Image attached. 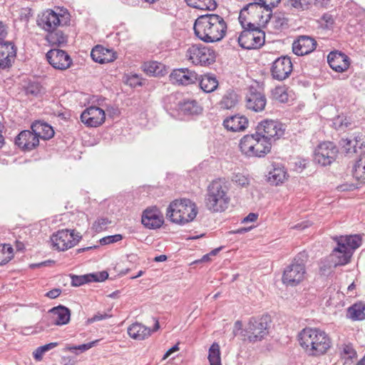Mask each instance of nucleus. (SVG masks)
<instances>
[{
	"mask_svg": "<svg viewBox=\"0 0 365 365\" xmlns=\"http://www.w3.org/2000/svg\"><path fill=\"white\" fill-rule=\"evenodd\" d=\"M63 361H64L63 365H74L75 362L70 358L63 357Z\"/></svg>",
	"mask_w": 365,
	"mask_h": 365,
	"instance_id": "774afa93",
	"label": "nucleus"
},
{
	"mask_svg": "<svg viewBox=\"0 0 365 365\" xmlns=\"http://www.w3.org/2000/svg\"><path fill=\"white\" fill-rule=\"evenodd\" d=\"M46 58L51 66L58 70H66L72 64L70 56L65 51L58 48L48 51Z\"/></svg>",
	"mask_w": 365,
	"mask_h": 365,
	"instance_id": "f3484780",
	"label": "nucleus"
},
{
	"mask_svg": "<svg viewBox=\"0 0 365 365\" xmlns=\"http://www.w3.org/2000/svg\"><path fill=\"white\" fill-rule=\"evenodd\" d=\"M7 32L6 29V26L4 24H3L2 22H0V43H6V41H4L6 36Z\"/></svg>",
	"mask_w": 365,
	"mask_h": 365,
	"instance_id": "052dcab7",
	"label": "nucleus"
},
{
	"mask_svg": "<svg viewBox=\"0 0 365 365\" xmlns=\"http://www.w3.org/2000/svg\"><path fill=\"white\" fill-rule=\"evenodd\" d=\"M208 360L210 365H221L220 346L217 343H213L210 349Z\"/></svg>",
	"mask_w": 365,
	"mask_h": 365,
	"instance_id": "a19ab883",
	"label": "nucleus"
},
{
	"mask_svg": "<svg viewBox=\"0 0 365 365\" xmlns=\"http://www.w3.org/2000/svg\"><path fill=\"white\" fill-rule=\"evenodd\" d=\"M307 255L305 252L299 253L284 269L282 281L286 286L295 287L306 277V262Z\"/></svg>",
	"mask_w": 365,
	"mask_h": 365,
	"instance_id": "423d86ee",
	"label": "nucleus"
},
{
	"mask_svg": "<svg viewBox=\"0 0 365 365\" xmlns=\"http://www.w3.org/2000/svg\"><path fill=\"white\" fill-rule=\"evenodd\" d=\"M43 354L44 353L40 346L38 347L33 353L34 358L38 361L42 359Z\"/></svg>",
	"mask_w": 365,
	"mask_h": 365,
	"instance_id": "0e129e2a",
	"label": "nucleus"
},
{
	"mask_svg": "<svg viewBox=\"0 0 365 365\" xmlns=\"http://www.w3.org/2000/svg\"><path fill=\"white\" fill-rule=\"evenodd\" d=\"M70 21V14L66 10L56 13L48 9L38 16L37 24L48 32H53L59 26L67 25Z\"/></svg>",
	"mask_w": 365,
	"mask_h": 365,
	"instance_id": "6e6552de",
	"label": "nucleus"
},
{
	"mask_svg": "<svg viewBox=\"0 0 365 365\" xmlns=\"http://www.w3.org/2000/svg\"><path fill=\"white\" fill-rule=\"evenodd\" d=\"M110 222L108 218H99L93 222L92 229L96 232H101L107 228Z\"/></svg>",
	"mask_w": 365,
	"mask_h": 365,
	"instance_id": "3c124183",
	"label": "nucleus"
},
{
	"mask_svg": "<svg viewBox=\"0 0 365 365\" xmlns=\"http://www.w3.org/2000/svg\"><path fill=\"white\" fill-rule=\"evenodd\" d=\"M61 293V290L60 289H53L46 294V296L51 298L55 299L58 297Z\"/></svg>",
	"mask_w": 365,
	"mask_h": 365,
	"instance_id": "e2e57ef3",
	"label": "nucleus"
},
{
	"mask_svg": "<svg viewBox=\"0 0 365 365\" xmlns=\"http://www.w3.org/2000/svg\"><path fill=\"white\" fill-rule=\"evenodd\" d=\"M272 17V24L277 29H281L286 27L288 24V19L285 16L284 14L278 13L274 14Z\"/></svg>",
	"mask_w": 365,
	"mask_h": 365,
	"instance_id": "8fccbe9b",
	"label": "nucleus"
},
{
	"mask_svg": "<svg viewBox=\"0 0 365 365\" xmlns=\"http://www.w3.org/2000/svg\"><path fill=\"white\" fill-rule=\"evenodd\" d=\"M271 96L274 101L279 103H286L289 97L287 89L284 86H277L272 90Z\"/></svg>",
	"mask_w": 365,
	"mask_h": 365,
	"instance_id": "c03bdc74",
	"label": "nucleus"
},
{
	"mask_svg": "<svg viewBox=\"0 0 365 365\" xmlns=\"http://www.w3.org/2000/svg\"><path fill=\"white\" fill-rule=\"evenodd\" d=\"M98 341V340H96V341H91V342H89L87 344H81L78 346H68L66 349L68 351L77 354L78 353L76 351L78 350V351H80V352H84V351L90 349L91 348H92Z\"/></svg>",
	"mask_w": 365,
	"mask_h": 365,
	"instance_id": "864d4df0",
	"label": "nucleus"
},
{
	"mask_svg": "<svg viewBox=\"0 0 365 365\" xmlns=\"http://www.w3.org/2000/svg\"><path fill=\"white\" fill-rule=\"evenodd\" d=\"M248 119L244 115H235L227 118L223 121L225 128L232 132L245 130L248 126Z\"/></svg>",
	"mask_w": 365,
	"mask_h": 365,
	"instance_id": "cd10ccee",
	"label": "nucleus"
},
{
	"mask_svg": "<svg viewBox=\"0 0 365 365\" xmlns=\"http://www.w3.org/2000/svg\"><path fill=\"white\" fill-rule=\"evenodd\" d=\"M108 52V50L105 49L101 46H96L93 48L91 53L92 59L99 63H105L113 61V58H108L106 56V53Z\"/></svg>",
	"mask_w": 365,
	"mask_h": 365,
	"instance_id": "58836bf2",
	"label": "nucleus"
},
{
	"mask_svg": "<svg viewBox=\"0 0 365 365\" xmlns=\"http://www.w3.org/2000/svg\"><path fill=\"white\" fill-rule=\"evenodd\" d=\"M32 130L36 133L39 138L50 139L54 135L53 128L46 123L36 122L31 125Z\"/></svg>",
	"mask_w": 365,
	"mask_h": 365,
	"instance_id": "72a5a7b5",
	"label": "nucleus"
},
{
	"mask_svg": "<svg viewBox=\"0 0 365 365\" xmlns=\"http://www.w3.org/2000/svg\"><path fill=\"white\" fill-rule=\"evenodd\" d=\"M360 140L358 137H355L354 139L350 138H341L339 141V145L344 152L346 153H356V146L359 145Z\"/></svg>",
	"mask_w": 365,
	"mask_h": 365,
	"instance_id": "37998d69",
	"label": "nucleus"
},
{
	"mask_svg": "<svg viewBox=\"0 0 365 365\" xmlns=\"http://www.w3.org/2000/svg\"><path fill=\"white\" fill-rule=\"evenodd\" d=\"M112 316H113L112 314H110L109 313H106V312H104V313L97 312L92 317L88 318L86 321V323L88 324H90L94 323L98 321L110 319L112 317Z\"/></svg>",
	"mask_w": 365,
	"mask_h": 365,
	"instance_id": "4d7b16f0",
	"label": "nucleus"
},
{
	"mask_svg": "<svg viewBox=\"0 0 365 365\" xmlns=\"http://www.w3.org/2000/svg\"><path fill=\"white\" fill-rule=\"evenodd\" d=\"M39 143L36 133L30 130L21 131L15 138V144L24 151L31 150Z\"/></svg>",
	"mask_w": 365,
	"mask_h": 365,
	"instance_id": "4be33fe9",
	"label": "nucleus"
},
{
	"mask_svg": "<svg viewBox=\"0 0 365 365\" xmlns=\"http://www.w3.org/2000/svg\"><path fill=\"white\" fill-rule=\"evenodd\" d=\"M293 66L289 57L277 58L272 64L270 71L274 79L283 81L287 78L292 71Z\"/></svg>",
	"mask_w": 365,
	"mask_h": 365,
	"instance_id": "dca6fc26",
	"label": "nucleus"
},
{
	"mask_svg": "<svg viewBox=\"0 0 365 365\" xmlns=\"http://www.w3.org/2000/svg\"><path fill=\"white\" fill-rule=\"evenodd\" d=\"M238 101L237 95L233 91H228L220 101V106L224 109H231Z\"/></svg>",
	"mask_w": 365,
	"mask_h": 365,
	"instance_id": "ea45409f",
	"label": "nucleus"
},
{
	"mask_svg": "<svg viewBox=\"0 0 365 365\" xmlns=\"http://www.w3.org/2000/svg\"><path fill=\"white\" fill-rule=\"evenodd\" d=\"M332 257L336 258L334 260L335 266L344 265L349 262L352 252L347 250L343 246V244H337V247L333 250Z\"/></svg>",
	"mask_w": 365,
	"mask_h": 365,
	"instance_id": "2f4dec72",
	"label": "nucleus"
},
{
	"mask_svg": "<svg viewBox=\"0 0 365 365\" xmlns=\"http://www.w3.org/2000/svg\"><path fill=\"white\" fill-rule=\"evenodd\" d=\"M365 303L359 302L354 304L347 309V316L352 320H363L365 319Z\"/></svg>",
	"mask_w": 365,
	"mask_h": 365,
	"instance_id": "c9c22d12",
	"label": "nucleus"
},
{
	"mask_svg": "<svg viewBox=\"0 0 365 365\" xmlns=\"http://www.w3.org/2000/svg\"><path fill=\"white\" fill-rule=\"evenodd\" d=\"M257 6H256V4L253 3H250L240 11L238 19L240 24L244 30L250 28H254L256 26L254 23L252 22L251 17L257 16V17L259 19V21L262 23V14L259 12Z\"/></svg>",
	"mask_w": 365,
	"mask_h": 365,
	"instance_id": "6ab92c4d",
	"label": "nucleus"
},
{
	"mask_svg": "<svg viewBox=\"0 0 365 365\" xmlns=\"http://www.w3.org/2000/svg\"><path fill=\"white\" fill-rule=\"evenodd\" d=\"M195 34L201 41L213 43L222 40L227 31V24L224 19L217 14L200 16L195 22Z\"/></svg>",
	"mask_w": 365,
	"mask_h": 365,
	"instance_id": "f257e3e1",
	"label": "nucleus"
},
{
	"mask_svg": "<svg viewBox=\"0 0 365 365\" xmlns=\"http://www.w3.org/2000/svg\"><path fill=\"white\" fill-rule=\"evenodd\" d=\"M317 47V41L309 36H300L292 43V51L297 56L312 53Z\"/></svg>",
	"mask_w": 365,
	"mask_h": 365,
	"instance_id": "a211bd4d",
	"label": "nucleus"
},
{
	"mask_svg": "<svg viewBox=\"0 0 365 365\" xmlns=\"http://www.w3.org/2000/svg\"><path fill=\"white\" fill-rule=\"evenodd\" d=\"M301 346L311 356L325 354L331 347V341L328 334L317 328L307 327L299 334Z\"/></svg>",
	"mask_w": 365,
	"mask_h": 365,
	"instance_id": "f03ea898",
	"label": "nucleus"
},
{
	"mask_svg": "<svg viewBox=\"0 0 365 365\" xmlns=\"http://www.w3.org/2000/svg\"><path fill=\"white\" fill-rule=\"evenodd\" d=\"M341 356L344 359H352L356 356V351L351 344H343L340 348Z\"/></svg>",
	"mask_w": 365,
	"mask_h": 365,
	"instance_id": "603ef678",
	"label": "nucleus"
},
{
	"mask_svg": "<svg viewBox=\"0 0 365 365\" xmlns=\"http://www.w3.org/2000/svg\"><path fill=\"white\" fill-rule=\"evenodd\" d=\"M128 334L130 338L141 341L150 336L151 330L143 324L135 322L128 328Z\"/></svg>",
	"mask_w": 365,
	"mask_h": 365,
	"instance_id": "c756f323",
	"label": "nucleus"
},
{
	"mask_svg": "<svg viewBox=\"0 0 365 365\" xmlns=\"http://www.w3.org/2000/svg\"><path fill=\"white\" fill-rule=\"evenodd\" d=\"M338 149L329 141L321 143L314 150V161L322 166L330 165L336 158Z\"/></svg>",
	"mask_w": 365,
	"mask_h": 365,
	"instance_id": "ddd939ff",
	"label": "nucleus"
},
{
	"mask_svg": "<svg viewBox=\"0 0 365 365\" xmlns=\"http://www.w3.org/2000/svg\"><path fill=\"white\" fill-rule=\"evenodd\" d=\"M284 125L280 122L264 120L258 124L255 133L272 143L284 135Z\"/></svg>",
	"mask_w": 365,
	"mask_h": 365,
	"instance_id": "f8f14e48",
	"label": "nucleus"
},
{
	"mask_svg": "<svg viewBox=\"0 0 365 365\" xmlns=\"http://www.w3.org/2000/svg\"><path fill=\"white\" fill-rule=\"evenodd\" d=\"M353 175L361 182H365V152L361 153L355 162L353 167Z\"/></svg>",
	"mask_w": 365,
	"mask_h": 365,
	"instance_id": "e433bc0d",
	"label": "nucleus"
},
{
	"mask_svg": "<svg viewBox=\"0 0 365 365\" xmlns=\"http://www.w3.org/2000/svg\"><path fill=\"white\" fill-rule=\"evenodd\" d=\"M123 239L122 235L116 234L114 235H108L101 238L99 242L101 245H110L120 241Z\"/></svg>",
	"mask_w": 365,
	"mask_h": 365,
	"instance_id": "6e6d98bb",
	"label": "nucleus"
},
{
	"mask_svg": "<svg viewBox=\"0 0 365 365\" xmlns=\"http://www.w3.org/2000/svg\"><path fill=\"white\" fill-rule=\"evenodd\" d=\"M46 39L51 46H56L58 47L63 46L67 42L66 36L61 31L50 32Z\"/></svg>",
	"mask_w": 365,
	"mask_h": 365,
	"instance_id": "79ce46f5",
	"label": "nucleus"
},
{
	"mask_svg": "<svg viewBox=\"0 0 365 365\" xmlns=\"http://www.w3.org/2000/svg\"><path fill=\"white\" fill-rule=\"evenodd\" d=\"M264 32L259 26L243 30L238 37L239 45L245 49H255L264 43Z\"/></svg>",
	"mask_w": 365,
	"mask_h": 365,
	"instance_id": "9d476101",
	"label": "nucleus"
},
{
	"mask_svg": "<svg viewBox=\"0 0 365 365\" xmlns=\"http://www.w3.org/2000/svg\"><path fill=\"white\" fill-rule=\"evenodd\" d=\"M272 169L267 175L268 182L273 185H279L287 179V173L284 167L279 165H273Z\"/></svg>",
	"mask_w": 365,
	"mask_h": 365,
	"instance_id": "7c9ffc66",
	"label": "nucleus"
},
{
	"mask_svg": "<svg viewBox=\"0 0 365 365\" xmlns=\"http://www.w3.org/2000/svg\"><path fill=\"white\" fill-rule=\"evenodd\" d=\"M165 108L172 117L178 119H182L184 116L199 115L202 110L195 100H182L177 94H171L165 98Z\"/></svg>",
	"mask_w": 365,
	"mask_h": 365,
	"instance_id": "7ed1b4c3",
	"label": "nucleus"
},
{
	"mask_svg": "<svg viewBox=\"0 0 365 365\" xmlns=\"http://www.w3.org/2000/svg\"><path fill=\"white\" fill-rule=\"evenodd\" d=\"M267 103L265 96L254 87H250L246 97V107L255 112L264 109Z\"/></svg>",
	"mask_w": 365,
	"mask_h": 365,
	"instance_id": "412c9836",
	"label": "nucleus"
},
{
	"mask_svg": "<svg viewBox=\"0 0 365 365\" xmlns=\"http://www.w3.org/2000/svg\"><path fill=\"white\" fill-rule=\"evenodd\" d=\"M350 123L346 121V119L344 120L343 118L338 116L334 120L333 125L336 130H342L344 128L348 127Z\"/></svg>",
	"mask_w": 365,
	"mask_h": 365,
	"instance_id": "13d9d810",
	"label": "nucleus"
},
{
	"mask_svg": "<svg viewBox=\"0 0 365 365\" xmlns=\"http://www.w3.org/2000/svg\"><path fill=\"white\" fill-rule=\"evenodd\" d=\"M336 241L352 252L361 245V238L359 235L341 236L336 237Z\"/></svg>",
	"mask_w": 365,
	"mask_h": 365,
	"instance_id": "473e14b6",
	"label": "nucleus"
},
{
	"mask_svg": "<svg viewBox=\"0 0 365 365\" xmlns=\"http://www.w3.org/2000/svg\"><path fill=\"white\" fill-rule=\"evenodd\" d=\"M105 120V111L97 106H90L86 108L81 115V122L87 127H98L104 123Z\"/></svg>",
	"mask_w": 365,
	"mask_h": 365,
	"instance_id": "2eb2a0df",
	"label": "nucleus"
},
{
	"mask_svg": "<svg viewBox=\"0 0 365 365\" xmlns=\"http://www.w3.org/2000/svg\"><path fill=\"white\" fill-rule=\"evenodd\" d=\"M170 78L173 83L182 86L193 84L198 80L197 74L188 68L175 69L170 73Z\"/></svg>",
	"mask_w": 365,
	"mask_h": 365,
	"instance_id": "aec40b11",
	"label": "nucleus"
},
{
	"mask_svg": "<svg viewBox=\"0 0 365 365\" xmlns=\"http://www.w3.org/2000/svg\"><path fill=\"white\" fill-rule=\"evenodd\" d=\"M241 152L247 157H264L271 150L272 143L255 133L242 137L239 144Z\"/></svg>",
	"mask_w": 365,
	"mask_h": 365,
	"instance_id": "39448f33",
	"label": "nucleus"
},
{
	"mask_svg": "<svg viewBox=\"0 0 365 365\" xmlns=\"http://www.w3.org/2000/svg\"><path fill=\"white\" fill-rule=\"evenodd\" d=\"M257 217H258L257 214L251 212L242 220V222L246 223V222H255V220H257Z\"/></svg>",
	"mask_w": 365,
	"mask_h": 365,
	"instance_id": "69168bd1",
	"label": "nucleus"
},
{
	"mask_svg": "<svg viewBox=\"0 0 365 365\" xmlns=\"http://www.w3.org/2000/svg\"><path fill=\"white\" fill-rule=\"evenodd\" d=\"M50 314L52 315L53 324L61 326L67 324L71 318L70 309L64 306L59 305L50 309Z\"/></svg>",
	"mask_w": 365,
	"mask_h": 365,
	"instance_id": "c85d7f7f",
	"label": "nucleus"
},
{
	"mask_svg": "<svg viewBox=\"0 0 365 365\" xmlns=\"http://www.w3.org/2000/svg\"><path fill=\"white\" fill-rule=\"evenodd\" d=\"M126 83L131 87H136L141 85L140 78L137 74H133L127 78Z\"/></svg>",
	"mask_w": 365,
	"mask_h": 365,
	"instance_id": "bf43d9fd",
	"label": "nucleus"
},
{
	"mask_svg": "<svg viewBox=\"0 0 365 365\" xmlns=\"http://www.w3.org/2000/svg\"><path fill=\"white\" fill-rule=\"evenodd\" d=\"M25 93L27 96L37 97L42 91V86L38 82L30 81L24 88Z\"/></svg>",
	"mask_w": 365,
	"mask_h": 365,
	"instance_id": "de8ad7c7",
	"label": "nucleus"
},
{
	"mask_svg": "<svg viewBox=\"0 0 365 365\" xmlns=\"http://www.w3.org/2000/svg\"><path fill=\"white\" fill-rule=\"evenodd\" d=\"M327 61L330 67L339 73L347 70L350 65L349 58L345 53L339 51L330 52L327 56Z\"/></svg>",
	"mask_w": 365,
	"mask_h": 365,
	"instance_id": "b1692460",
	"label": "nucleus"
},
{
	"mask_svg": "<svg viewBox=\"0 0 365 365\" xmlns=\"http://www.w3.org/2000/svg\"><path fill=\"white\" fill-rule=\"evenodd\" d=\"M232 181L242 187H246L250 184L249 178L242 173L234 174L232 178Z\"/></svg>",
	"mask_w": 365,
	"mask_h": 365,
	"instance_id": "5fc2aeb1",
	"label": "nucleus"
},
{
	"mask_svg": "<svg viewBox=\"0 0 365 365\" xmlns=\"http://www.w3.org/2000/svg\"><path fill=\"white\" fill-rule=\"evenodd\" d=\"M244 334L251 342L261 341L268 334L267 317H261L260 319L252 318L245 330Z\"/></svg>",
	"mask_w": 365,
	"mask_h": 365,
	"instance_id": "4468645a",
	"label": "nucleus"
},
{
	"mask_svg": "<svg viewBox=\"0 0 365 365\" xmlns=\"http://www.w3.org/2000/svg\"><path fill=\"white\" fill-rule=\"evenodd\" d=\"M13 257V248L9 245H0V265L6 264Z\"/></svg>",
	"mask_w": 365,
	"mask_h": 365,
	"instance_id": "49530a36",
	"label": "nucleus"
},
{
	"mask_svg": "<svg viewBox=\"0 0 365 365\" xmlns=\"http://www.w3.org/2000/svg\"><path fill=\"white\" fill-rule=\"evenodd\" d=\"M198 80L200 88L205 93H211L217 88L218 81L213 75L206 74Z\"/></svg>",
	"mask_w": 365,
	"mask_h": 365,
	"instance_id": "f704fd0d",
	"label": "nucleus"
},
{
	"mask_svg": "<svg viewBox=\"0 0 365 365\" xmlns=\"http://www.w3.org/2000/svg\"><path fill=\"white\" fill-rule=\"evenodd\" d=\"M197 214L195 202L183 198L172 202L167 209L166 216L170 221L179 225H185L192 221Z\"/></svg>",
	"mask_w": 365,
	"mask_h": 365,
	"instance_id": "20e7f679",
	"label": "nucleus"
},
{
	"mask_svg": "<svg viewBox=\"0 0 365 365\" xmlns=\"http://www.w3.org/2000/svg\"><path fill=\"white\" fill-rule=\"evenodd\" d=\"M230 202L227 187L220 181H212L209 185L205 198L207 208L212 212L225 210Z\"/></svg>",
	"mask_w": 365,
	"mask_h": 365,
	"instance_id": "0eeeda50",
	"label": "nucleus"
},
{
	"mask_svg": "<svg viewBox=\"0 0 365 365\" xmlns=\"http://www.w3.org/2000/svg\"><path fill=\"white\" fill-rule=\"evenodd\" d=\"M186 56L195 65L208 66L215 61V51L201 43L193 44L187 48Z\"/></svg>",
	"mask_w": 365,
	"mask_h": 365,
	"instance_id": "1a4fd4ad",
	"label": "nucleus"
},
{
	"mask_svg": "<svg viewBox=\"0 0 365 365\" xmlns=\"http://www.w3.org/2000/svg\"><path fill=\"white\" fill-rule=\"evenodd\" d=\"M142 223L148 228L156 229L164 222L163 216L156 207L146 209L142 215Z\"/></svg>",
	"mask_w": 365,
	"mask_h": 365,
	"instance_id": "5701e85b",
	"label": "nucleus"
},
{
	"mask_svg": "<svg viewBox=\"0 0 365 365\" xmlns=\"http://www.w3.org/2000/svg\"><path fill=\"white\" fill-rule=\"evenodd\" d=\"M312 0H287V5L297 11H304L309 8Z\"/></svg>",
	"mask_w": 365,
	"mask_h": 365,
	"instance_id": "09e8293b",
	"label": "nucleus"
},
{
	"mask_svg": "<svg viewBox=\"0 0 365 365\" xmlns=\"http://www.w3.org/2000/svg\"><path fill=\"white\" fill-rule=\"evenodd\" d=\"M180 349L179 348V343L176 344L175 345H174L173 347H171L170 349H169L166 352L165 354H164L163 357V359L165 360L167 358H168L173 353L178 351Z\"/></svg>",
	"mask_w": 365,
	"mask_h": 365,
	"instance_id": "680f3d73",
	"label": "nucleus"
},
{
	"mask_svg": "<svg viewBox=\"0 0 365 365\" xmlns=\"http://www.w3.org/2000/svg\"><path fill=\"white\" fill-rule=\"evenodd\" d=\"M81 239L79 233L68 230H58L51 237L53 248L58 251H65L74 247Z\"/></svg>",
	"mask_w": 365,
	"mask_h": 365,
	"instance_id": "9b49d317",
	"label": "nucleus"
},
{
	"mask_svg": "<svg viewBox=\"0 0 365 365\" xmlns=\"http://www.w3.org/2000/svg\"><path fill=\"white\" fill-rule=\"evenodd\" d=\"M185 1L189 6L201 10L213 11L217 7L215 0H185Z\"/></svg>",
	"mask_w": 365,
	"mask_h": 365,
	"instance_id": "4c0bfd02",
	"label": "nucleus"
},
{
	"mask_svg": "<svg viewBox=\"0 0 365 365\" xmlns=\"http://www.w3.org/2000/svg\"><path fill=\"white\" fill-rule=\"evenodd\" d=\"M143 67L144 71L151 76H159L163 71V65L157 61L146 62Z\"/></svg>",
	"mask_w": 365,
	"mask_h": 365,
	"instance_id": "a18cd8bd",
	"label": "nucleus"
},
{
	"mask_svg": "<svg viewBox=\"0 0 365 365\" xmlns=\"http://www.w3.org/2000/svg\"><path fill=\"white\" fill-rule=\"evenodd\" d=\"M281 0H254L253 4L258 6L257 9L262 14V24H267L271 19L272 9L278 5Z\"/></svg>",
	"mask_w": 365,
	"mask_h": 365,
	"instance_id": "a878e982",
	"label": "nucleus"
},
{
	"mask_svg": "<svg viewBox=\"0 0 365 365\" xmlns=\"http://www.w3.org/2000/svg\"><path fill=\"white\" fill-rule=\"evenodd\" d=\"M16 53V49L11 43H0V68H5L11 66Z\"/></svg>",
	"mask_w": 365,
	"mask_h": 365,
	"instance_id": "bb28decb",
	"label": "nucleus"
},
{
	"mask_svg": "<svg viewBox=\"0 0 365 365\" xmlns=\"http://www.w3.org/2000/svg\"><path fill=\"white\" fill-rule=\"evenodd\" d=\"M57 345H58L57 342H51V343L45 344L43 346H41L40 347L42 349V351H43V353L45 354L46 352L48 351L49 350L56 347Z\"/></svg>",
	"mask_w": 365,
	"mask_h": 365,
	"instance_id": "338daca9",
	"label": "nucleus"
},
{
	"mask_svg": "<svg viewBox=\"0 0 365 365\" xmlns=\"http://www.w3.org/2000/svg\"><path fill=\"white\" fill-rule=\"evenodd\" d=\"M70 277L73 287H80L88 282H103L108 277V273L106 271H102L83 275L71 274Z\"/></svg>",
	"mask_w": 365,
	"mask_h": 365,
	"instance_id": "393cba45",
	"label": "nucleus"
}]
</instances>
